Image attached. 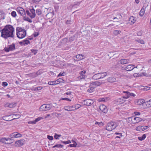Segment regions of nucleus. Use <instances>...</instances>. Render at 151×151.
Masks as SVG:
<instances>
[{
	"label": "nucleus",
	"mask_w": 151,
	"mask_h": 151,
	"mask_svg": "<svg viewBox=\"0 0 151 151\" xmlns=\"http://www.w3.org/2000/svg\"><path fill=\"white\" fill-rule=\"evenodd\" d=\"M14 29L13 26L11 25H7L1 30V36L5 39L10 37L13 38L14 37Z\"/></svg>",
	"instance_id": "1"
},
{
	"label": "nucleus",
	"mask_w": 151,
	"mask_h": 151,
	"mask_svg": "<svg viewBox=\"0 0 151 151\" xmlns=\"http://www.w3.org/2000/svg\"><path fill=\"white\" fill-rule=\"evenodd\" d=\"M16 32L17 37L20 39L24 38L26 35V30L19 27L17 28Z\"/></svg>",
	"instance_id": "2"
},
{
	"label": "nucleus",
	"mask_w": 151,
	"mask_h": 151,
	"mask_svg": "<svg viewBox=\"0 0 151 151\" xmlns=\"http://www.w3.org/2000/svg\"><path fill=\"white\" fill-rule=\"evenodd\" d=\"M142 120V119L139 117L132 116L128 118V122L133 124L138 123Z\"/></svg>",
	"instance_id": "3"
},
{
	"label": "nucleus",
	"mask_w": 151,
	"mask_h": 151,
	"mask_svg": "<svg viewBox=\"0 0 151 151\" xmlns=\"http://www.w3.org/2000/svg\"><path fill=\"white\" fill-rule=\"evenodd\" d=\"M117 126V124L115 122H109L107 124L106 129L109 131H111L113 130Z\"/></svg>",
	"instance_id": "4"
},
{
	"label": "nucleus",
	"mask_w": 151,
	"mask_h": 151,
	"mask_svg": "<svg viewBox=\"0 0 151 151\" xmlns=\"http://www.w3.org/2000/svg\"><path fill=\"white\" fill-rule=\"evenodd\" d=\"M51 105L50 104H43L40 108V110L41 111H45L50 110Z\"/></svg>",
	"instance_id": "5"
},
{
	"label": "nucleus",
	"mask_w": 151,
	"mask_h": 151,
	"mask_svg": "<svg viewBox=\"0 0 151 151\" xmlns=\"http://www.w3.org/2000/svg\"><path fill=\"white\" fill-rule=\"evenodd\" d=\"M13 140V139L9 138H0V142L7 144H10L12 143Z\"/></svg>",
	"instance_id": "6"
},
{
	"label": "nucleus",
	"mask_w": 151,
	"mask_h": 151,
	"mask_svg": "<svg viewBox=\"0 0 151 151\" xmlns=\"http://www.w3.org/2000/svg\"><path fill=\"white\" fill-rule=\"evenodd\" d=\"M8 47H5L4 49V50L6 52H8L9 51L13 50L15 49V45L14 43H13L10 45H8Z\"/></svg>",
	"instance_id": "7"
},
{
	"label": "nucleus",
	"mask_w": 151,
	"mask_h": 151,
	"mask_svg": "<svg viewBox=\"0 0 151 151\" xmlns=\"http://www.w3.org/2000/svg\"><path fill=\"white\" fill-rule=\"evenodd\" d=\"M64 80L62 78H59L56 81H49L48 84L50 85H53L57 84L60 82H63Z\"/></svg>",
	"instance_id": "8"
},
{
	"label": "nucleus",
	"mask_w": 151,
	"mask_h": 151,
	"mask_svg": "<svg viewBox=\"0 0 151 151\" xmlns=\"http://www.w3.org/2000/svg\"><path fill=\"white\" fill-rule=\"evenodd\" d=\"M149 127V126H139L136 128V129L137 131L141 132L145 130Z\"/></svg>",
	"instance_id": "9"
},
{
	"label": "nucleus",
	"mask_w": 151,
	"mask_h": 151,
	"mask_svg": "<svg viewBox=\"0 0 151 151\" xmlns=\"http://www.w3.org/2000/svg\"><path fill=\"white\" fill-rule=\"evenodd\" d=\"M94 102L93 100L91 99H86L83 101V104L86 106H90Z\"/></svg>",
	"instance_id": "10"
},
{
	"label": "nucleus",
	"mask_w": 151,
	"mask_h": 151,
	"mask_svg": "<svg viewBox=\"0 0 151 151\" xmlns=\"http://www.w3.org/2000/svg\"><path fill=\"white\" fill-rule=\"evenodd\" d=\"M22 136V134L17 132H14L10 134L9 135V137L12 138L19 137Z\"/></svg>",
	"instance_id": "11"
},
{
	"label": "nucleus",
	"mask_w": 151,
	"mask_h": 151,
	"mask_svg": "<svg viewBox=\"0 0 151 151\" xmlns=\"http://www.w3.org/2000/svg\"><path fill=\"white\" fill-rule=\"evenodd\" d=\"M17 10L19 14H20L22 16H24L25 15L26 13L24 9L21 7H18L17 8Z\"/></svg>",
	"instance_id": "12"
},
{
	"label": "nucleus",
	"mask_w": 151,
	"mask_h": 151,
	"mask_svg": "<svg viewBox=\"0 0 151 151\" xmlns=\"http://www.w3.org/2000/svg\"><path fill=\"white\" fill-rule=\"evenodd\" d=\"M99 109L101 111L105 114L108 111L107 107L103 104L100 106Z\"/></svg>",
	"instance_id": "13"
},
{
	"label": "nucleus",
	"mask_w": 151,
	"mask_h": 151,
	"mask_svg": "<svg viewBox=\"0 0 151 151\" xmlns=\"http://www.w3.org/2000/svg\"><path fill=\"white\" fill-rule=\"evenodd\" d=\"M25 141L23 139H21L16 141L15 142L16 146L20 147L23 145Z\"/></svg>",
	"instance_id": "14"
},
{
	"label": "nucleus",
	"mask_w": 151,
	"mask_h": 151,
	"mask_svg": "<svg viewBox=\"0 0 151 151\" xmlns=\"http://www.w3.org/2000/svg\"><path fill=\"white\" fill-rule=\"evenodd\" d=\"M147 6L148 5H147V6L144 5L143 6L142 8L139 12V15L140 16L142 17L143 16L145 13V9Z\"/></svg>",
	"instance_id": "15"
},
{
	"label": "nucleus",
	"mask_w": 151,
	"mask_h": 151,
	"mask_svg": "<svg viewBox=\"0 0 151 151\" xmlns=\"http://www.w3.org/2000/svg\"><path fill=\"white\" fill-rule=\"evenodd\" d=\"M135 68L134 65H129L125 67V69L127 71H130L132 70Z\"/></svg>",
	"instance_id": "16"
},
{
	"label": "nucleus",
	"mask_w": 151,
	"mask_h": 151,
	"mask_svg": "<svg viewBox=\"0 0 151 151\" xmlns=\"http://www.w3.org/2000/svg\"><path fill=\"white\" fill-rule=\"evenodd\" d=\"M76 59H75L74 60L76 61H79L81 60H82L84 58L85 56L84 55H83L81 54H79L78 55H77L76 56Z\"/></svg>",
	"instance_id": "17"
},
{
	"label": "nucleus",
	"mask_w": 151,
	"mask_h": 151,
	"mask_svg": "<svg viewBox=\"0 0 151 151\" xmlns=\"http://www.w3.org/2000/svg\"><path fill=\"white\" fill-rule=\"evenodd\" d=\"M73 108H74L73 106H64V109L66 111H74V109H73Z\"/></svg>",
	"instance_id": "18"
},
{
	"label": "nucleus",
	"mask_w": 151,
	"mask_h": 151,
	"mask_svg": "<svg viewBox=\"0 0 151 151\" xmlns=\"http://www.w3.org/2000/svg\"><path fill=\"white\" fill-rule=\"evenodd\" d=\"M136 18L133 16H131L129 19V21L131 24H133L136 21Z\"/></svg>",
	"instance_id": "19"
},
{
	"label": "nucleus",
	"mask_w": 151,
	"mask_h": 151,
	"mask_svg": "<svg viewBox=\"0 0 151 151\" xmlns=\"http://www.w3.org/2000/svg\"><path fill=\"white\" fill-rule=\"evenodd\" d=\"M30 10L32 14L31 16H30V17L31 18H34L36 16L35 10L34 9V8H32V9H30Z\"/></svg>",
	"instance_id": "20"
},
{
	"label": "nucleus",
	"mask_w": 151,
	"mask_h": 151,
	"mask_svg": "<svg viewBox=\"0 0 151 151\" xmlns=\"http://www.w3.org/2000/svg\"><path fill=\"white\" fill-rule=\"evenodd\" d=\"M107 81L111 83H112L116 81V79L113 77H110L107 79Z\"/></svg>",
	"instance_id": "21"
},
{
	"label": "nucleus",
	"mask_w": 151,
	"mask_h": 151,
	"mask_svg": "<svg viewBox=\"0 0 151 151\" xmlns=\"http://www.w3.org/2000/svg\"><path fill=\"white\" fill-rule=\"evenodd\" d=\"M120 63L122 64H125L129 62V59H121L120 60Z\"/></svg>",
	"instance_id": "22"
},
{
	"label": "nucleus",
	"mask_w": 151,
	"mask_h": 151,
	"mask_svg": "<svg viewBox=\"0 0 151 151\" xmlns=\"http://www.w3.org/2000/svg\"><path fill=\"white\" fill-rule=\"evenodd\" d=\"M100 74L99 73H96L92 77V78L93 79L97 80L100 79Z\"/></svg>",
	"instance_id": "23"
},
{
	"label": "nucleus",
	"mask_w": 151,
	"mask_h": 151,
	"mask_svg": "<svg viewBox=\"0 0 151 151\" xmlns=\"http://www.w3.org/2000/svg\"><path fill=\"white\" fill-rule=\"evenodd\" d=\"M117 101L120 103V104L124 103L126 101L125 99L123 98V96L121 98L117 99Z\"/></svg>",
	"instance_id": "24"
},
{
	"label": "nucleus",
	"mask_w": 151,
	"mask_h": 151,
	"mask_svg": "<svg viewBox=\"0 0 151 151\" xmlns=\"http://www.w3.org/2000/svg\"><path fill=\"white\" fill-rule=\"evenodd\" d=\"M78 36L77 35H75L69 38V40L70 42H72L74 40L76 39L77 37Z\"/></svg>",
	"instance_id": "25"
},
{
	"label": "nucleus",
	"mask_w": 151,
	"mask_h": 151,
	"mask_svg": "<svg viewBox=\"0 0 151 151\" xmlns=\"http://www.w3.org/2000/svg\"><path fill=\"white\" fill-rule=\"evenodd\" d=\"M5 18V14L3 11H0V20L1 19H4Z\"/></svg>",
	"instance_id": "26"
},
{
	"label": "nucleus",
	"mask_w": 151,
	"mask_h": 151,
	"mask_svg": "<svg viewBox=\"0 0 151 151\" xmlns=\"http://www.w3.org/2000/svg\"><path fill=\"white\" fill-rule=\"evenodd\" d=\"M128 92H129V91H123V93H126L125 95L123 96V98L125 99H127L130 97L129 95H130V94H129V93H128Z\"/></svg>",
	"instance_id": "27"
},
{
	"label": "nucleus",
	"mask_w": 151,
	"mask_h": 151,
	"mask_svg": "<svg viewBox=\"0 0 151 151\" xmlns=\"http://www.w3.org/2000/svg\"><path fill=\"white\" fill-rule=\"evenodd\" d=\"M100 74V78H102L107 75V72L102 73H99Z\"/></svg>",
	"instance_id": "28"
},
{
	"label": "nucleus",
	"mask_w": 151,
	"mask_h": 151,
	"mask_svg": "<svg viewBox=\"0 0 151 151\" xmlns=\"http://www.w3.org/2000/svg\"><path fill=\"white\" fill-rule=\"evenodd\" d=\"M10 115L9 116H3L2 117L3 119L6 121H10L12 120L13 119H9L8 118V117L10 116Z\"/></svg>",
	"instance_id": "29"
},
{
	"label": "nucleus",
	"mask_w": 151,
	"mask_h": 151,
	"mask_svg": "<svg viewBox=\"0 0 151 151\" xmlns=\"http://www.w3.org/2000/svg\"><path fill=\"white\" fill-rule=\"evenodd\" d=\"M145 105L148 107H151V99L145 102Z\"/></svg>",
	"instance_id": "30"
},
{
	"label": "nucleus",
	"mask_w": 151,
	"mask_h": 151,
	"mask_svg": "<svg viewBox=\"0 0 151 151\" xmlns=\"http://www.w3.org/2000/svg\"><path fill=\"white\" fill-rule=\"evenodd\" d=\"M90 88L88 90V92L89 93H92L94 91L95 88L96 87L90 86Z\"/></svg>",
	"instance_id": "31"
},
{
	"label": "nucleus",
	"mask_w": 151,
	"mask_h": 151,
	"mask_svg": "<svg viewBox=\"0 0 151 151\" xmlns=\"http://www.w3.org/2000/svg\"><path fill=\"white\" fill-rule=\"evenodd\" d=\"M16 103H12L9 104V105H7V106L10 108H12L15 107L16 106Z\"/></svg>",
	"instance_id": "32"
},
{
	"label": "nucleus",
	"mask_w": 151,
	"mask_h": 151,
	"mask_svg": "<svg viewBox=\"0 0 151 151\" xmlns=\"http://www.w3.org/2000/svg\"><path fill=\"white\" fill-rule=\"evenodd\" d=\"M146 137V135L145 134H144L142 135V137H138V139L139 140L142 141L145 139Z\"/></svg>",
	"instance_id": "33"
},
{
	"label": "nucleus",
	"mask_w": 151,
	"mask_h": 151,
	"mask_svg": "<svg viewBox=\"0 0 151 151\" xmlns=\"http://www.w3.org/2000/svg\"><path fill=\"white\" fill-rule=\"evenodd\" d=\"M23 19L24 20L28 21L29 22L31 23L32 22L31 19H29L28 17H26L25 16L23 17Z\"/></svg>",
	"instance_id": "34"
},
{
	"label": "nucleus",
	"mask_w": 151,
	"mask_h": 151,
	"mask_svg": "<svg viewBox=\"0 0 151 151\" xmlns=\"http://www.w3.org/2000/svg\"><path fill=\"white\" fill-rule=\"evenodd\" d=\"M72 141L74 142V143L73 144H70L68 145V146L70 147H76V145H77V143L75 141Z\"/></svg>",
	"instance_id": "35"
},
{
	"label": "nucleus",
	"mask_w": 151,
	"mask_h": 151,
	"mask_svg": "<svg viewBox=\"0 0 151 151\" xmlns=\"http://www.w3.org/2000/svg\"><path fill=\"white\" fill-rule=\"evenodd\" d=\"M63 146V145H61L60 144H58L55 145L52 147V148H54L55 147L58 148H62Z\"/></svg>",
	"instance_id": "36"
},
{
	"label": "nucleus",
	"mask_w": 151,
	"mask_h": 151,
	"mask_svg": "<svg viewBox=\"0 0 151 151\" xmlns=\"http://www.w3.org/2000/svg\"><path fill=\"white\" fill-rule=\"evenodd\" d=\"M36 13L38 15H40L41 14L42 12L40 9H37L36 10Z\"/></svg>",
	"instance_id": "37"
},
{
	"label": "nucleus",
	"mask_w": 151,
	"mask_h": 151,
	"mask_svg": "<svg viewBox=\"0 0 151 151\" xmlns=\"http://www.w3.org/2000/svg\"><path fill=\"white\" fill-rule=\"evenodd\" d=\"M122 17V15L120 14H118L117 16L116 17H115L113 18V19L115 20L116 19H117V20H119Z\"/></svg>",
	"instance_id": "38"
},
{
	"label": "nucleus",
	"mask_w": 151,
	"mask_h": 151,
	"mask_svg": "<svg viewBox=\"0 0 151 151\" xmlns=\"http://www.w3.org/2000/svg\"><path fill=\"white\" fill-rule=\"evenodd\" d=\"M145 100L143 99H140L138 101V102H140V103H139V104H143L145 103Z\"/></svg>",
	"instance_id": "39"
},
{
	"label": "nucleus",
	"mask_w": 151,
	"mask_h": 151,
	"mask_svg": "<svg viewBox=\"0 0 151 151\" xmlns=\"http://www.w3.org/2000/svg\"><path fill=\"white\" fill-rule=\"evenodd\" d=\"M61 136L60 134H58L56 133H55L54 136V137L56 139H59V137H60Z\"/></svg>",
	"instance_id": "40"
},
{
	"label": "nucleus",
	"mask_w": 151,
	"mask_h": 151,
	"mask_svg": "<svg viewBox=\"0 0 151 151\" xmlns=\"http://www.w3.org/2000/svg\"><path fill=\"white\" fill-rule=\"evenodd\" d=\"M121 32V31L119 30H115L114 31L113 34L115 35H117Z\"/></svg>",
	"instance_id": "41"
},
{
	"label": "nucleus",
	"mask_w": 151,
	"mask_h": 151,
	"mask_svg": "<svg viewBox=\"0 0 151 151\" xmlns=\"http://www.w3.org/2000/svg\"><path fill=\"white\" fill-rule=\"evenodd\" d=\"M81 107V105L79 104H77L75 106V107H74V108H73V109H74V110L76 109H78L80 108Z\"/></svg>",
	"instance_id": "42"
},
{
	"label": "nucleus",
	"mask_w": 151,
	"mask_h": 151,
	"mask_svg": "<svg viewBox=\"0 0 151 151\" xmlns=\"http://www.w3.org/2000/svg\"><path fill=\"white\" fill-rule=\"evenodd\" d=\"M95 124H99V126L100 127H101V126H103L104 125V123L102 122H95Z\"/></svg>",
	"instance_id": "43"
},
{
	"label": "nucleus",
	"mask_w": 151,
	"mask_h": 151,
	"mask_svg": "<svg viewBox=\"0 0 151 151\" xmlns=\"http://www.w3.org/2000/svg\"><path fill=\"white\" fill-rule=\"evenodd\" d=\"M86 76L84 75H81L79 76V78L81 79H85L86 77Z\"/></svg>",
	"instance_id": "44"
},
{
	"label": "nucleus",
	"mask_w": 151,
	"mask_h": 151,
	"mask_svg": "<svg viewBox=\"0 0 151 151\" xmlns=\"http://www.w3.org/2000/svg\"><path fill=\"white\" fill-rule=\"evenodd\" d=\"M61 143H63L64 144H67L70 143L71 142L70 140H69L66 141H62Z\"/></svg>",
	"instance_id": "45"
},
{
	"label": "nucleus",
	"mask_w": 151,
	"mask_h": 151,
	"mask_svg": "<svg viewBox=\"0 0 151 151\" xmlns=\"http://www.w3.org/2000/svg\"><path fill=\"white\" fill-rule=\"evenodd\" d=\"M102 83L101 82L96 81V86H100L101 85Z\"/></svg>",
	"instance_id": "46"
},
{
	"label": "nucleus",
	"mask_w": 151,
	"mask_h": 151,
	"mask_svg": "<svg viewBox=\"0 0 151 151\" xmlns=\"http://www.w3.org/2000/svg\"><path fill=\"white\" fill-rule=\"evenodd\" d=\"M12 16L14 17H15L16 16V12L15 11H12L11 13Z\"/></svg>",
	"instance_id": "47"
},
{
	"label": "nucleus",
	"mask_w": 151,
	"mask_h": 151,
	"mask_svg": "<svg viewBox=\"0 0 151 151\" xmlns=\"http://www.w3.org/2000/svg\"><path fill=\"white\" fill-rule=\"evenodd\" d=\"M67 40H68V39L67 38H64V39H62V41H61L59 43H60L61 44L60 45H61L62 43H64L63 42H64V41H65V42H67Z\"/></svg>",
	"instance_id": "48"
},
{
	"label": "nucleus",
	"mask_w": 151,
	"mask_h": 151,
	"mask_svg": "<svg viewBox=\"0 0 151 151\" xmlns=\"http://www.w3.org/2000/svg\"><path fill=\"white\" fill-rule=\"evenodd\" d=\"M65 72H61L58 76V77H59L61 76H64L65 75Z\"/></svg>",
	"instance_id": "49"
},
{
	"label": "nucleus",
	"mask_w": 151,
	"mask_h": 151,
	"mask_svg": "<svg viewBox=\"0 0 151 151\" xmlns=\"http://www.w3.org/2000/svg\"><path fill=\"white\" fill-rule=\"evenodd\" d=\"M47 138L50 140H52L53 139V137L48 135H47Z\"/></svg>",
	"instance_id": "50"
},
{
	"label": "nucleus",
	"mask_w": 151,
	"mask_h": 151,
	"mask_svg": "<svg viewBox=\"0 0 151 151\" xmlns=\"http://www.w3.org/2000/svg\"><path fill=\"white\" fill-rule=\"evenodd\" d=\"M138 42L142 44H144L145 43V42L143 40H139L137 41Z\"/></svg>",
	"instance_id": "51"
},
{
	"label": "nucleus",
	"mask_w": 151,
	"mask_h": 151,
	"mask_svg": "<svg viewBox=\"0 0 151 151\" xmlns=\"http://www.w3.org/2000/svg\"><path fill=\"white\" fill-rule=\"evenodd\" d=\"M7 83L6 82H2V86L4 87H6L8 85Z\"/></svg>",
	"instance_id": "52"
},
{
	"label": "nucleus",
	"mask_w": 151,
	"mask_h": 151,
	"mask_svg": "<svg viewBox=\"0 0 151 151\" xmlns=\"http://www.w3.org/2000/svg\"><path fill=\"white\" fill-rule=\"evenodd\" d=\"M24 45L25 44L28 45V44L30 43L29 41L28 40H24Z\"/></svg>",
	"instance_id": "53"
},
{
	"label": "nucleus",
	"mask_w": 151,
	"mask_h": 151,
	"mask_svg": "<svg viewBox=\"0 0 151 151\" xmlns=\"http://www.w3.org/2000/svg\"><path fill=\"white\" fill-rule=\"evenodd\" d=\"M71 22H72V21H71V20H68L66 21V22H65V23L67 24H71Z\"/></svg>",
	"instance_id": "54"
},
{
	"label": "nucleus",
	"mask_w": 151,
	"mask_h": 151,
	"mask_svg": "<svg viewBox=\"0 0 151 151\" xmlns=\"http://www.w3.org/2000/svg\"><path fill=\"white\" fill-rule=\"evenodd\" d=\"M61 100H66L67 101H71V100L68 99V98H62V99H61Z\"/></svg>",
	"instance_id": "55"
},
{
	"label": "nucleus",
	"mask_w": 151,
	"mask_h": 151,
	"mask_svg": "<svg viewBox=\"0 0 151 151\" xmlns=\"http://www.w3.org/2000/svg\"><path fill=\"white\" fill-rule=\"evenodd\" d=\"M36 123V121H35V120L32 121H29L28 122V123L29 124H35Z\"/></svg>",
	"instance_id": "56"
},
{
	"label": "nucleus",
	"mask_w": 151,
	"mask_h": 151,
	"mask_svg": "<svg viewBox=\"0 0 151 151\" xmlns=\"http://www.w3.org/2000/svg\"><path fill=\"white\" fill-rule=\"evenodd\" d=\"M96 86V82H91L89 87L91 86Z\"/></svg>",
	"instance_id": "57"
},
{
	"label": "nucleus",
	"mask_w": 151,
	"mask_h": 151,
	"mask_svg": "<svg viewBox=\"0 0 151 151\" xmlns=\"http://www.w3.org/2000/svg\"><path fill=\"white\" fill-rule=\"evenodd\" d=\"M32 53H33L34 55H35L37 53V50L34 49H32L31 50Z\"/></svg>",
	"instance_id": "58"
},
{
	"label": "nucleus",
	"mask_w": 151,
	"mask_h": 151,
	"mask_svg": "<svg viewBox=\"0 0 151 151\" xmlns=\"http://www.w3.org/2000/svg\"><path fill=\"white\" fill-rule=\"evenodd\" d=\"M39 33L38 32H35L33 34L34 36L35 37H36L37 36L39 35Z\"/></svg>",
	"instance_id": "59"
},
{
	"label": "nucleus",
	"mask_w": 151,
	"mask_h": 151,
	"mask_svg": "<svg viewBox=\"0 0 151 151\" xmlns=\"http://www.w3.org/2000/svg\"><path fill=\"white\" fill-rule=\"evenodd\" d=\"M128 93H129V94H130L129 95V96L130 97L131 96H135V95L133 93H130L129 92H128Z\"/></svg>",
	"instance_id": "60"
},
{
	"label": "nucleus",
	"mask_w": 151,
	"mask_h": 151,
	"mask_svg": "<svg viewBox=\"0 0 151 151\" xmlns=\"http://www.w3.org/2000/svg\"><path fill=\"white\" fill-rule=\"evenodd\" d=\"M86 73V72L85 70H83L80 72V74L81 75H84Z\"/></svg>",
	"instance_id": "61"
},
{
	"label": "nucleus",
	"mask_w": 151,
	"mask_h": 151,
	"mask_svg": "<svg viewBox=\"0 0 151 151\" xmlns=\"http://www.w3.org/2000/svg\"><path fill=\"white\" fill-rule=\"evenodd\" d=\"M134 114L136 115H139L140 114V112L136 111L134 112Z\"/></svg>",
	"instance_id": "62"
},
{
	"label": "nucleus",
	"mask_w": 151,
	"mask_h": 151,
	"mask_svg": "<svg viewBox=\"0 0 151 151\" xmlns=\"http://www.w3.org/2000/svg\"><path fill=\"white\" fill-rule=\"evenodd\" d=\"M26 12L27 14L30 17V16H31V13L29 12V11L27 10L26 11Z\"/></svg>",
	"instance_id": "63"
},
{
	"label": "nucleus",
	"mask_w": 151,
	"mask_h": 151,
	"mask_svg": "<svg viewBox=\"0 0 151 151\" xmlns=\"http://www.w3.org/2000/svg\"><path fill=\"white\" fill-rule=\"evenodd\" d=\"M42 0H33L32 1L34 3H36Z\"/></svg>",
	"instance_id": "64"
}]
</instances>
